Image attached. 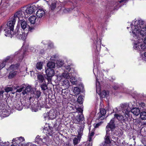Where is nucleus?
I'll return each mask as SVG.
<instances>
[{
	"instance_id": "obj_18",
	"label": "nucleus",
	"mask_w": 146,
	"mask_h": 146,
	"mask_svg": "<svg viewBox=\"0 0 146 146\" xmlns=\"http://www.w3.org/2000/svg\"><path fill=\"white\" fill-rule=\"evenodd\" d=\"M45 12L42 9H39L36 12V15L37 17L41 18L44 15Z\"/></svg>"
},
{
	"instance_id": "obj_8",
	"label": "nucleus",
	"mask_w": 146,
	"mask_h": 146,
	"mask_svg": "<svg viewBox=\"0 0 146 146\" xmlns=\"http://www.w3.org/2000/svg\"><path fill=\"white\" fill-rule=\"evenodd\" d=\"M138 43H135L133 48L135 50H137L139 51H143L146 50V45L144 43L143 44L141 43L140 42H141V40L140 41L138 40Z\"/></svg>"
},
{
	"instance_id": "obj_9",
	"label": "nucleus",
	"mask_w": 146,
	"mask_h": 146,
	"mask_svg": "<svg viewBox=\"0 0 146 146\" xmlns=\"http://www.w3.org/2000/svg\"><path fill=\"white\" fill-rule=\"evenodd\" d=\"M37 7L33 4H31L27 7L24 8L23 11L25 14H31L34 13L35 11L37 9Z\"/></svg>"
},
{
	"instance_id": "obj_48",
	"label": "nucleus",
	"mask_w": 146,
	"mask_h": 146,
	"mask_svg": "<svg viewBox=\"0 0 146 146\" xmlns=\"http://www.w3.org/2000/svg\"><path fill=\"white\" fill-rule=\"evenodd\" d=\"M141 123L142 125H146V119H142L141 121Z\"/></svg>"
},
{
	"instance_id": "obj_58",
	"label": "nucleus",
	"mask_w": 146,
	"mask_h": 146,
	"mask_svg": "<svg viewBox=\"0 0 146 146\" xmlns=\"http://www.w3.org/2000/svg\"><path fill=\"white\" fill-rule=\"evenodd\" d=\"M66 76H65L64 77L65 78H68V74H67L66 75Z\"/></svg>"
},
{
	"instance_id": "obj_1",
	"label": "nucleus",
	"mask_w": 146,
	"mask_h": 146,
	"mask_svg": "<svg viewBox=\"0 0 146 146\" xmlns=\"http://www.w3.org/2000/svg\"><path fill=\"white\" fill-rule=\"evenodd\" d=\"M16 21L14 19L11 18L10 20L9 21L7 24H3L1 26L2 29H4L5 32V35L7 36H14V28Z\"/></svg>"
},
{
	"instance_id": "obj_2",
	"label": "nucleus",
	"mask_w": 146,
	"mask_h": 146,
	"mask_svg": "<svg viewBox=\"0 0 146 146\" xmlns=\"http://www.w3.org/2000/svg\"><path fill=\"white\" fill-rule=\"evenodd\" d=\"M58 125L56 121L48 124V127H45L43 129V132L45 133L47 136H52L53 133L52 129L54 128L56 131L58 130Z\"/></svg>"
},
{
	"instance_id": "obj_25",
	"label": "nucleus",
	"mask_w": 146,
	"mask_h": 146,
	"mask_svg": "<svg viewBox=\"0 0 146 146\" xmlns=\"http://www.w3.org/2000/svg\"><path fill=\"white\" fill-rule=\"evenodd\" d=\"M17 72L16 71L12 70L10 72L8 78L9 79H11L14 78L17 75Z\"/></svg>"
},
{
	"instance_id": "obj_12",
	"label": "nucleus",
	"mask_w": 146,
	"mask_h": 146,
	"mask_svg": "<svg viewBox=\"0 0 146 146\" xmlns=\"http://www.w3.org/2000/svg\"><path fill=\"white\" fill-rule=\"evenodd\" d=\"M144 21L141 20H139L137 21H135L134 23V29H133V33H136L138 30L140 29L142 27V26L144 24Z\"/></svg>"
},
{
	"instance_id": "obj_11",
	"label": "nucleus",
	"mask_w": 146,
	"mask_h": 146,
	"mask_svg": "<svg viewBox=\"0 0 146 146\" xmlns=\"http://www.w3.org/2000/svg\"><path fill=\"white\" fill-rule=\"evenodd\" d=\"M25 88V89L24 90L25 94H27V92L30 91L31 86H26L25 84H22L20 86H17L15 88V89H17L16 92H20Z\"/></svg>"
},
{
	"instance_id": "obj_56",
	"label": "nucleus",
	"mask_w": 146,
	"mask_h": 146,
	"mask_svg": "<svg viewBox=\"0 0 146 146\" xmlns=\"http://www.w3.org/2000/svg\"><path fill=\"white\" fill-rule=\"evenodd\" d=\"M100 84V82L98 81L97 80H96V85H97V84Z\"/></svg>"
},
{
	"instance_id": "obj_20",
	"label": "nucleus",
	"mask_w": 146,
	"mask_h": 146,
	"mask_svg": "<svg viewBox=\"0 0 146 146\" xmlns=\"http://www.w3.org/2000/svg\"><path fill=\"white\" fill-rule=\"evenodd\" d=\"M111 133V132H109L108 131V132L106 131V135L105 141V143L106 144H109L111 143L110 140V135Z\"/></svg>"
},
{
	"instance_id": "obj_38",
	"label": "nucleus",
	"mask_w": 146,
	"mask_h": 146,
	"mask_svg": "<svg viewBox=\"0 0 146 146\" xmlns=\"http://www.w3.org/2000/svg\"><path fill=\"white\" fill-rule=\"evenodd\" d=\"M56 3H52L50 5L51 10H54L56 8Z\"/></svg>"
},
{
	"instance_id": "obj_36",
	"label": "nucleus",
	"mask_w": 146,
	"mask_h": 146,
	"mask_svg": "<svg viewBox=\"0 0 146 146\" xmlns=\"http://www.w3.org/2000/svg\"><path fill=\"white\" fill-rule=\"evenodd\" d=\"M40 87L42 90H45L48 88L47 86L45 83H42Z\"/></svg>"
},
{
	"instance_id": "obj_51",
	"label": "nucleus",
	"mask_w": 146,
	"mask_h": 146,
	"mask_svg": "<svg viewBox=\"0 0 146 146\" xmlns=\"http://www.w3.org/2000/svg\"><path fill=\"white\" fill-rule=\"evenodd\" d=\"M141 106L143 108H144V107L145 106V103H143V102H141Z\"/></svg>"
},
{
	"instance_id": "obj_17",
	"label": "nucleus",
	"mask_w": 146,
	"mask_h": 146,
	"mask_svg": "<svg viewBox=\"0 0 146 146\" xmlns=\"http://www.w3.org/2000/svg\"><path fill=\"white\" fill-rule=\"evenodd\" d=\"M101 45L100 44H97L96 45V49L95 51V56L97 60H98V57L99 55V52L100 51Z\"/></svg>"
},
{
	"instance_id": "obj_46",
	"label": "nucleus",
	"mask_w": 146,
	"mask_h": 146,
	"mask_svg": "<svg viewBox=\"0 0 146 146\" xmlns=\"http://www.w3.org/2000/svg\"><path fill=\"white\" fill-rule=\"evenodd\" d=\"M66 69L67 70V71H68V72L69 73H71L72 72L70 71L72 70H71V68L70 67V66H67L66 67Z\"/></svg>"
},
{
	"instance_id": "obj_27",
	"label": "nucleus",
	"mask_w": 146,
	"mask_h": 146,
	"mask_svg": "<svg viewBox=\"0 0 146 146\" xmlns=\"http://www.w3.org/2000/svg\"><path fill=\"white\" fill-rule=\"evenodd\" d=\"M48 116L49 119H54L56 117L55 113L53 111H50L48 112Z\"/></svg>"
},
{
	"instance_id": "obj_10",
	"label": "nucleus",
	"mask_w": 146,
	"mask_h": 146,
	"mask_svg": "<svg viewBox=\"0 0 146 146\" xmlns=\"http://www.w3.org/2000/svg\"><path fill=\"white\" fill-rule=\"evenodd\" d=\"M23 10L24 9H23L17 11L15 13L14 15L11 18L13 19H14L16 21L17 18L18 19V21L21 20L20 18L22 19L25 16V13Z\"/></svg>"
},
{
	"instance_id": "obj_24",
	"label": "nucleus",
	"mask_w": 146,
	"mask_h": 146,
	"mask_svg": "<svg viewBox=\"0 0 146 146\" xmlns=\"http://www.w3.org/2000/svg\"><path fill=\"white\" fill-rule=\"evenodd\" d=\"M84 128L82 127L81 126L79 127V129L77 131L78 134L77 137L78 139H80L81 138L82 135H83V132Z\"/></svg>"
},
{
	"instance_id": "obj_40",
	"label": "nucleus",
	"mask_w": 146,
	"mask_h": 146,
	"mask_svg": "<svg viewBox=\"0 0 146 146\" xmlns=\"http://www.w3.org/2000/svg\"><path fill=\"white\" fill-rule=\"evenodd\" d=\"M13 89L11 87H7L5 89V90L6 92H8L10 91H11Z\"/></svg>"
},
{
	"instance_id": "obj_16",
	"label": "nucleus",
	"mask_w": 146,
	"mask_h": 146,
	"mask_svg": "<svg viewBox=\"0 0 146 146\" xmlns=\"http://www.w3.org/2000/svg\"><path fill=\"white\" fill-rule=\"evenodd\" d=\"M13 105L15 108L18 110H21L23 109V106L20 101L15 100L13 102Z\"/></svg>"
},
{
	"instance_id": "obj_32",
	"label": "nucleus",
	"mask_w": 146,
	"mask_h": 146,
	"mask_svg": "<svg viewBox=\"0 0 146 146\" xmlns=\"http://www.w3.org/2000/svg\"><path fill=\"white\" fill-rule=\"evenodd\" d=\"M34 96L35 98H38L41 96V92L40 91H36L34 92Z\"/></svg>"
},
{
	"instance_id": "obj_39",
	"label": "nucleus",
	"mask_w": 146,
	"mask_h": 146,
	"mask_svg": "<svg viewBox=\"0 0 146 146\" xmlns=\"http://www.w3.org/2000/svg\"><path fill=\"white\" fill-rule=\"evenodd\" d=\"M13 58H11L10 56H7L6 58L5 59L3 60V61L4 62H5L6 63H6L7 62H10V61H9V60H11Z\"/></svg>"
},
{
	"instance_id": "obj_22",
	"label": "nucleus",
	"mask_w": 146,
	"mask_h": 146,
	"mask_svg": "<svg viewBox=\"0 0 146 146\" xmlns=\"http://www.w3.org/2000/svg\"><path fill=\"white\" fill-rule=\"evenodd\" d=\"M20 65V63H18L15 64H11L9 67V68L11 70H17Z\"/></svg>"
},
{
	"instance_id": "obj_30",
	"label": "nucleus",
	"mask_w": 146,
	"mask_h": 146,
	"mask_svg": "<svg viewBox=\"0 0 146 146\" xmlns=\"http://www.w3.org/2000/svg\"><path fill=\"white\" fill-rule=\"evenodd\" d=\"M36 68L37 70H41L42 68V63L41 62H37L36 65Z\"/></svg>"
},
{
	"instance_id": "obj_49",
	"label": "nucleus",
	"mask_w": 146,
	"mask_h": 146,
	"mask_svg": "<svg viewBox=\"0 0 146 146\" xmlns=\"http://www.w3.org/2000/svg\"><path fill=\"white\" fill-rule=\"evenodd\" d=\"M76 110L77 111H78L79 113H82L83 110L81 108L78 107L77 108Z\"/></svg>"
},
{
	"instance_id": "obj_44",
	"label": "nucleus",
	"mask_w": 146,
	"mask_h": 146,
	"mask_svg": "<svg viewBox=\"0 0 146 146\" xmlns=\"http://www.w3.org/2000/svg\"><path fill=\"white\" fill-rule=\"evenodd\" d=\"M103 122L102 121H100L98 123H96V124H94V126L95 128H98L99 126H100L102 123Z\"/></svg>"
},
{
	"instance_id": "obj_28",
	"label": "nucleus",
	"mask_w": 146,
	"mask_h": 146,
	"mask_svg": "<svg viewBox=\"0 0 146 146\" xmlns=\"http://www.w3.org/2000/svg\"><path fill=\"white\" fill-rule=\"evenodd\" d=\"M38 106L40 108L44 107L46 104V103L44 101L39 100L38 102Z\"/></svg>"
},
{
	"instance_id": "obj_47",
	"label": "nucleus",
	"mask_w": 146,
	"mask_h": 146,
	"mask_svg": "<svg viewBox=\"0 0 146 146\" xmlns=\"http://www.w3.org/2000/svg\"><path fill=\"white\" fill-rule=\"evenodd\" d=\"M73 143L74 145H76L78 143V140L77 138L75 137L73 140Z\"/></svg>"
},
{
	"instance_id": "obj_45",
	"label": "nucleus",
	"mask_w": 146,
	"mask_h": 146,
	"mask_svg": "<svg viewBox=\"0 0 146 146\" xmlns=\"http://www.w3.org/2000/svg\"><path fill=\"white\" fill-rule=\"evenodd\" d=\"M4 92L3 90L0 91V100H2L3 97V94Z\"/></svg>"
},
{
	"instance_id": "obj_29",
	"label": "nucleus",
	"mask_w": 146,
	"mask_h": 146,
	"mask_svg": "<svg viewBox=\"0 0 146 146\" xmlns=\"http://www.w3.org/2000/svg\"><path fill=\"white\" fill-rule=\"evenodd\" d=\"M36 19V17L35 16H33L30 17L29 18V20L31 24H33L35 23Z\"/></svg>"
},
{
	"instance_id": "obj_35",
	"label": "nucleus",
	"mask_w": 146,
	"mask_h": 146,
	"mask_svg": "<svg viewBox=\"0 0 146 146\" xmlns=\"http://www.w3.org/2000/svg\"><path fill=\"white\" fill-rule=\"evenodd\" d=\"M83 96L81 95H80L78 96V98L77 101L79 104H82L83 103Z\"/></svg>"
},
{
	"instance_id": "obj_4",
	"label": "nucleus",
	"mask_w": 146,
	"mask_h": 146,
	"mask_svg": "<svg viewBox=\"0 0 146 146\" xmlns=\"http://www.w3.org/2000/svg\"><path fill=\"white\" fill-rule=\"evenodd\" d=\"M17 25L20 26L22 29L23 30V31H27L28 32H33L34 30L33 27H30L27 25V22L24 19H21L18 21V23ZM20 28H19V29Z\"/></svg>"
},
{
	"instance_id": "obj_53",
	"label": "nucleus",
	"mask_w": 146,
	"mask_h": 146,
	"mask_svg": "<svg viewBox=\"0 0 146 146\" xmlns=\"http://www.w3.org/2000/svg\"><path fill=\"white\" fill-rule=\"evenodd\" d=\"M94 132H92L90 133V136H91V137H92V136H93L94 135Z\"/></svg>"
},
{
	"instance_id": "obj_6",
	"label": "nucleus",
	"mask_w": 146,
	"mask_h": 146,
	"mask_svg": "<svg viewBox=\"0 0 146 146\" xmlns=\"http://www.w3.org/2000/svg\"><path fill=\"white\" fill-rule=\"evenodd\" d=\"M141 29L140 31L139 30H138V31H137V33H133L134 37L137 39L139 38L138 40L140 41L141 40L142 41L143 40V38L144 36L146 35V26L145 27L141 28Z\"/></svg>"
},
{
	"instance_id": "obj_13",
	"label": "nucleus",
	"mask_w": 146,
	"mask_h": 146,
	"mask_svg": "<svg viewBox=\"0 0 146 146\" xmlns=\"http://www.w3.org/2000/svg\"><path fill=\"white\" fill-rule=\"evenodd\" d=\"M24 141V138L22 137L14 138L12 140V144L11 146H19V144Z\"/></svg>"
},
{
	"instance_id": "obj_21",
	"label": "nucleus",
	"mask_w": 146,
	"mask_h": 146,
	"mask_svg": "<svg viewBox=\"0 0 146 146\" xmlns=\"http://www.w3.org/2000/svg\"><path fill=\"white\" fill-rule=\"evenodd\" d=\"M131 111L134 115L136 116L139 115L140 113V110L139 108H132Z\"/></svg>"
},
{
	"instance_id": "obj_19",
	"label": "nucleus",
	"mask_w": 146,
	"mask_h": 146,
	"mask_svg": "<svg viewBox=\"0 0 146 146\" xmlns=\"http://www.w3.org/2000/svg\"><path fill=\"white\" fill-rule=\"evenodd\" d=\"M37 81L40 83L45 82V79L44 76L41 74H38L37 75Z\"/></svg>"
},
{
	"instance_id": "obj_55",
	"label": "nucleus",
	"mask_w": 146,
	"mask_h": 146,
	"mask_svg": "<svg viewBox=\"0 0 146 146\" xmlns=\"http://www.w3.org/2000/svg\"><path fill=\"white\" fill-rule=\"evenodd\" d=\"M66 146H70V143L68 142L66 143Z\"/></svg>"
},
{
	"instance_id": "obj_31",
	"label": "nucleus",
	"mask_w": 146,
	"mask_h": 146,
	"mask_svg": "<svg viewBox=\"0 0 146 146\" xmlns=\"http://www.w3.org/2000/svg\"><path fill=\"white\" fill-rule=\"evenodd\" d=\"M80 90L78 87H76L74 88L73 92L75 95H78L80 94Z\"/></svg>"
},
{
	"instance_id": "obj_41",
	"label": "nucleus",
	"mask_w": 146,
	"mask_h": 146,
	"mask_svg": "<svg viewBox=\"0 0 146 146\" xmlns=\"http://www.w3.org/2000/svg\"><path fill=\"white\" fill-rule=\"evenodd\" d=\"M121 115L120 114H118L115 113L114 114V117L115 119H117L119 121V119H120V117Z\"/></svg>"
},
{
	"instance_id": "obj_54",
	"label": "nucleus",
	"mask_w": 146,
	"mask_h": 146,
	"mask_svg": "<svg viewBox=\"0 0 146 146\" xmlns=\"http://www.w3.org/2000/svg\"><path fill=\"white\" fill-rule=\"evenodd\" d=\"M143 42H144V43L145 44H146V37L144 39Z\"/></svg>"
},
{
	"instance_id": "obj_62",
	"label": "nucleus",
	"mask_w": 146,
	"mask_h": 146,
	"mask_svg": "<svg viewBox=\"0 0 146 146\" xmlns=\"http://www.w3.org/2000/svg\"><path fill=\"white\" fill-rule=\"evenodd\" d=\"M1 140L0 139V146H1Z\"/></svg>"
},
{
	"instance_id": "obj_26",
	"label": "nucleus",
	"mask_w": 146,
	"mask_h": 146,
	"mask_svg": "<svg viewBox=\"0 0 146 146\" xmlns=\"http://www.w3.org/2000/svg\"><path fill=\"white\" fill-rule=\"evenodd\" d=\"M42 140V139L40 138V136L38 135L36 137L35 139V142L38 145H40L41 144L42 142H44Z\"/></svg>"
},
{
	"instance_id": "obj_33",
	"label": "nucleus",
	"mask_w": 146,
	"mask_h": 146,
	"mask_svg": "<svg viewBox=\"0 0 146 146\" xmlns=\"http://www.w3.org/2000/svg\"><path fill=\"white\" fill-rule=\"evenodd\" d=\"M107 94V93L106 90H104L100 93V96L102 98H105Z\"/></svg>"
},
{
	"instance_id": "obj_34",
	"label": "nucleus",
	"mask_w": 146,
	"mask_h": 146,
	"mask_svg": "<svg viewBox=\"0 0 146 146\" xmlns=\"http://www.w3.org/2000/svg\"><path fill=\"white\" fill-rule=\"evenodd\" d=\"M140 114V118L142 119H146V112H142Z\"/></svg>"
},
{
	"instance_id": "obj_52",
	"label": "nucleus",
	"mask_w": 146,
	"mask_h": 146,
	"mask_svg": "<svg viewBox=\"0 0 146 146\" xmlns=\"http://www.w3.org/2000/svg\"><path fill=\"white\" fill-rule=\"evenodd\" d=\"M92 137L89 136V138H88V139L89 141L90 142L92 140Z\"/></svg>"
},
{
	"instance_id": "obj_60",
	"label": "nucleus",
	"mask_w": 146,
	"mask_h": 146,
	"mask_svg": "<svg viewBox=\"0 0 146 146\" xmlns=\"http://www.w3.org/2000/svg\"><path fill=\"white\" fill-rule=\"evenodd\" d=\"M71 82H72V83L73 84H75V81H72V80H71L70 81Z\"/></svg>"
},
{
	"instance_id": "obj_57",
	"label": "nucleus",
	"mask_w": 146,
	"mask_h": 146,
	"mask_svg": "<svg viewBox=\"0 0 146 146\" xmlns=\"http://www.w3.org/2000/svg\"><path fill=\"white\" fill-rule=\"evenodd\" d=\"M144 55L145 58L146 59V52L144 53Z\"/></svg>"
},
{
	"instance_id": "obj_23",
	"label": "nucleus",
	"mask_w": 146,
	"mask_h": 146,
	"mask_svg": "<svg viewBox=\"0 0 146 146\" xmlns=\"http://www.w3.org/2000/svg\"><path fill=\"white\" fill-rule=\"evenodd\" d=\"M55 66V63L49 61L47 64V68H50L52 69H54Z\"/></svg>"
},
{
	"instance_id": "obj_15",
	"label": "nucleus",
	"mask_w": 146,
	"mask_h": 146,
	"mask_svg": "<svg viewBox=\"0 0 146 146\" xmlns=\"http://www.w3.org/2000/svg\"><path fill=\"white\" fill-rule=\"evenodd\" d=\"M106 113V111L104 109H100V113H98L97 119L98 120H103L104 119Z\"/></svg>"
},
{
	"instance_id": "obj_14",
	"label": "nucleus",
	"mask_w": 146,
	"mask_h": 146,
	"mask_svg": "<svg viewBox=\"0 0 146 146\" xmlns=\"http://www.w3.org/2000/svg\"><path fill=\"white\" fill-rule=\"evenodd\" d=\"M72 119L73 123L76 124L81 122L82 121L84 120V118L83 114H78L76 117H74Z\"/></svg>"
},
{
	"instance_id": "obj_50",
	"label": "nucleus",
	"mask_w": 146,
	"mask_h": 146,
	"mask_svg": "<svg viewBox=\"0 0 146 146\" xmlns=\"http://www.w3.org/2000/svg\"><path fill=\"white\" fill-rule=\"evenodd\" d=\"M113 89L115 90H117L118 88V87L117 86H113Z\"/></svg>"
},
{
	"instance_id": "obj_42",
	"label": "nucleus",
	"mask_w": 146,
	"mask_h": 146,
	"mask_svg": "<svg viewBox=\"0 0 146 146\" xmlns=\"http://www.w3.org/2000/svg\"><path fill=\"white\" fill-rule=\"evenodd\" d=\"M119 117L120 119H119V121H120L121 123L125 122V120L124 119V117L123 115H121Z\"/></svg>"
},
{
	"instance_id": "obj_61",
	"label": "nucleus",
	"mask_w": 146,
	"mask_h": 146,
	"mask_svg": "<svg viewBox=\"0 0 146 146\" xmlns=\"http://www.w3.org/2000/svg\"><path fill=\"white\" fill-rule=\"evenodd\" d=\"M64 90H62V94L63 93V92H63V91H64Z\"/></svg>"
},
{
	"instance_id": "obj_3",
	"label": "nucleus",
	"mask_w": 146,
	"mask_h": 146,
	"mask_svg": "<svg viewBox=\"0 0 146 146\" xmlns=\"http://www.w3.org/2000/svg\"><path fill=\"white\" fill-rule=\"evenodd\" d=\"M29 32L25 31H23L21 29L19 30V26L17 25L16 28L14 31V36L17 37L18 38L25 40L26 38L27 34Z\"/></svg>"
},
{
	"instance_id": "obj_37",
	"label": "nucleus",
	"mask_w": 146,
	"mask_h": 146,
	"mask_svg": "<svg viewBox=\"0 0 146 146\" xmlns=\"http://www.w3.org/2000/svg\"><path fill=\"white\" fill-rule=\"evenodd\" d=\"M63 85H65L66 86V87H68L69 85V82L66 79H65L63 81Z\"/></svg>"
},
{
	"instance_id": "obj_43",
	"label": "nucleus",
	"mask_w": 146,
	"mask_h": 146,
	"mask_svg": "<svg viewBox=\"0 0 146 146\" xmlns=\"http://www.w3.org/2000/svg\"><path fill=\"white\" fill-rule=\"evenodd\" d=\"M6 64L5 62L3 61L2 63L0 64V70L4 68Z\"/></svg>"
},
{
	"instance_id": "obj_5",
	"label": "nucleus",
	"mask_w": 146,
	"mask_h": 146,
	"mask_svg": "<svg viewBox=\"0 0 146 146\" xmlns=\"http://www.w3.org/2000/svg\"><path fill=\"white\" fill-rule=\"evenodd\" d=\"M117 123V121L116 119L112 118L106 126V131L108 132V131L109 132H111V133H112L116 128Z\"/></svg>"
},
{
	"instance_id": "obj_59",
	"label": "nucleus",
	"mask_w": 146,
	"mask_h": 146,
	"mask_svg": "<svg viewBox=\"0 0 146 146\" xmlns=\"http://www.w3.org/2000/svg\"><path fill=\"white\" fill-rule=\"evenodd\" d=\"M33 110H34V111H38V109H36L35 110H34L33 109Z\"/></svg>"
},
{
	"instance_id": "obj_7",
	"label": "nucleus",
	"mask_w": 146,
	"mask_h": 146,
	"mask_svg": "<svg viewBox=\"0 0 146 146\" xmlns=\"http://www.w3.org/2000/svg\"><path fill=\"white\" fill-rule=\"evenodd\" d=\"M45 72L46 74L45 78L47 80L48 83H50L51 82L52 77L55 74L54 69L47 68L45 70Z\"/></svg>"
}]
</instances>
